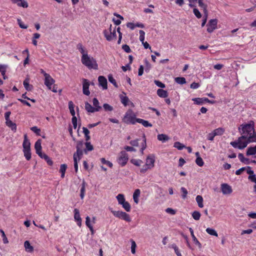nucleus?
Listing matches in <instances>:
<instances>
[{
  "mask_svg": "<svg viewBox=\"0 0 256 256\" xmlns=\"http://www.w3.org/2000/svg\"><path fill=\"white\" fill-rule=\"evenodd\" d=\"M254 142H256L255 136H250L247 139L244 136H241L237 140L230 142V144L234 148L242 150L246 147L249 143Z\"/></svg>",
  "mask_w": 256,
  "mask_h": 256,
  "instance_id": "obj_1",
  "label": "nucleus"
},
{
  "mask_svg": "<svg viewBox=\"0 0 256 256\" xmlns=\"http://www.w3.org/2000/svg\"><path fill=\"white\" fill-rule=\"evenodd\" d=\"M81 61L82 64L89 69H98V64L96 60L92 56L88 55H84L82 56Z\"/></svg>",
  "mask_w": 256,
  "mask_h": 256,
  "instance_id": "obj_2",
  "label": "nucleus"
},
{
  "mask_svg": "<svg viewBox=\"0 0 256 256\" xmlns=\"http://www.w3.org/2000/svg\"><path fill=\"white\" fill-rule=\"evenodd\" d=\"M137 118L132 110H128L124 114L123 122L126 124H134L137 122Z\"/></svg>",
  "mask_w": 256,
  "mask_h": 256,
  "instance_id": "obj_3",
  "label": "nucleus"
},
{
  "mask_svg": "<svg viewBox=\"0 0 256 256\" xmlns=\"http://www.w3.org/2000/svg\"><path fill=\"white\" fill-rule=\"evenodd\" d=\"M111 212L116 218L126 220L127 222L131 221V218L130 215L126 212L122 211H116L112 210H110Z\"/></svg>",
  "mask_w": 256,
  "mask_h": 256,
  "instance_id": "obj_4",
  "label": "nucleus"
},
{
  "mask_svg": "<svg viewBox=\"0 0 256 256\" xmlns=\"http://www.w3.org/2000/svg\"><path fill=\"white\" fill-rule=\"evenodd\" d=\"M112 25H110V28H109V31L108 30H104V36L108 41H111L113 40H115L116 38V28L114 29V30L112 31Z\"/></svg>",
  "mask_w": 256,
  "mask_h": 256,
  "instance_id": "obj_5",
  "label": "nucleus"
},
{
  "mask_svg": "<svg viewBox=\"0 0 256 256\" xmlns=\"http://www.w3.org/2000/svg\"><path fill=\"white\" fill-rule=\"evenodd\" d=\"M128 160V156L126 151H122L119 154L117 161L122 166H124Z\"/></svg>",
  "mask_w": 256,
  "mask_h": 256,
  "instance_id": "obj_6",
  "label": "nucleus"
},
{
  "mask_svg": "<svg viewBox=\"0 0 256 256\" xmlns=\"http://www.w3.org/2000/svg\"><path fill=\"white\" fill-rule=\"evenodd\" d=\"M55 80L48 74H44V84L49 90H51L52 86L54 84Z\"/></svg>",
  "mask_w": 256,
  "mask_h": 256,
  "instance_id": "obj_7",
  "label": "nucleus"
},
{
  "mask_svg": "<svg viewBox=\"0 0 256 256\" xmlns=\"http://www.w3.org/2000/svg\"><path fill=\"white\" fill-rule=\"evenodd\" d=\"M218 20L216 19L210 20L207 24V31L210 33L212 32L216 28Z\"/></svg>",
  "mask_w": 256,
  "mask_h": 256,
  "instance_id": "obj_8",
  "label": "nucleus"
},
{
  "mask_svg": "<svg viewBox=\"0 0 256 256\" xmlns=\"http://www.w3.org/2000/svg\"><path fill=\"white\" fill-rule=\"evenodd\" d=\"M90 84L88 80L86 79H82V91L84 94L86 96H89L90 94V92L88 90L89 86Z\"/></svg>",
  "mask_w": 256,
  "mask_h": 256,
  "instance_id": "obj_9",
  "label": "nucleus"
},
{
  "mask_svg": "<svg viewBox=\"0 0 256 256\" xmlns=\"http://www.w3.org/2000/svg\"><path fill=\"white\" fill-rule=\"evenodd\" d=\"M221 190L224 194H230L232 192V187L227 184H222Z\"/></svg>",
  "mask_w": 256,
  "mask_h": 256,
  "instance_id": "obj_10",
  "label": "nucleus"
},
{
  "mask_svg": "<svg viewBox=\"0 0 256 256\" xmlns=\"http://www.w3.org/2000/svg\"><path fill=\"white\" fill-rule=\"evenodd\" d=\"M154 162L155 156L154 155H148L146 158V166H149L152 168L154 167Z\"/></svg>",
  "mask_w": 256,
  "mask_h": 256,
  "instance_id": "obj_11",
  "label": "nucleus"
},
{
  "mask_svg": "<svg viewBox=\"0 0 256 256\" xmlns=\"http://www.w3.org/2000/svg\"><path fill=\"white\" fill-rule=\"evenodd\" d=\"M98 81L99 86L102 88L103 90H106L108 88L107 86V80L104 76H99L98 78Z\"/></svg>",
  "mask_w": 256,
  "mask_h": 256,
  "instance_id": "obj_12",
  "label": "nucleus"
},
{
  "mask_svg": "<svg viewBox=\"0 0 256 256\" xmlns=\"http://www.w3.org/2000/svg\"><path fill=\"white\" fill-rule=\"evenodd\" d=\"M13 4H16L18 6L27 8L28 4L25 0H11Z\"/></svg>",
  "mask_w": 256,
  "mask_h": 256,
  "instance_id": "obj_13",
  "label": "nucleus"
},
{
  "mask_svg": "<svg viewBox=\"0 0 256 256\" xmlns=\"http://www.w3.org/2000/svg\"><path fill=\"white\" fill-rule=\"evenodd\" d=\"M74 218L77 222V224L80 226L82 225V218L80 216V212L77 208L74 210Z\"/></svg>",
  "mask_w": 256,
  "mask_h": 256,
  "instance_id": "obj_14",
  "label": "nucleus"
},
{
  "mask_svg": "<svg viewBox=\"0 0 256 256\" xmlns=\"http://www.w3.org/2000/svg\"><path fill=\"white\" fill-rule=\"evenodd\" d=\"M42 140H38L34 144V148L36 150V153L39 156L42 155Z\"/></svg>",
  "mask_w": 256,
  "mask_h": 256,
  "instance_id": "obj_15",
  "label": "nucleus"
},
{
  "mask_svg": "<svg viewBox=\"0 0 256 256\" xmlns=\"http://www.w3.org/2000/svg\"><path fill=\"white\" fill-rule=\"evenodd\" d=\"M23 150H29L30 149V140H28L27 135L25 134L24 135V140L22 144Z\"/></svg>",
  "mask_w": 256,
  "mask_h": 256,
  "instance_id": "obj_16",
  "label": "nucleus"
},
{
  "mask_svg": "<svg viewBox=\"0 0 256 256\" xmlns=\"http://www.w3.org/2000/svg\"><path fill=\"white\" fill-rule=\"evenodd\" d=\"M189 230H190V235H191V236L192 237V240L194 242V243L196 246H198L200 248H201L202 247V244L198 240V239L196 238V237L195 236L194 234V230L192 229V228H189Z\"/></svg>",
  "mask_w": 256,
  "mask_h": 256,
  "instance_id": "obj_17",
  "label": "nucleus"
},
{
  "mask_svg": "<svg viewBox=\"0 0 256 256\" xmlns=\"http://www.w3.org/2000/svg\"><path fill=\"white\" fill-rule=\"evenodd\" d=\"M137 122L141 124L146 128L152 127V124L150 123L148 120L140 118H137Z\"/></svg>",
  "mask_w": 256,
  "mask_h": 256,
  "instance_id": "obj_18",
  "label": "nucleus"
},
{
  "mask_svg": "<svg viewBox=\"0 0 256 256\" xmlns=\"http://www.w3.org/2000/svg\"><path fill=\"white\" fill-rule=\"evenodd\" d=\"M140 194V190L139 189H136L133 194V199L134 202L138 204L139 202L138 198Z\"/></svg>",
  "mask_w": 256,
  "mask_h": 256,
  "instance_id": "obj_19",
  "label": "nucleus"
},
{
  "mask_svg": "<svg viewBox=\"0 0 256 256\" xmlns=\"http://www.w3.org/2000/svg\"><path fill=\"white\" fill-rule=\"evenodd\" d=\"M204 100H206V98H193L192 99V100L194 102V104L198 105H202L204 102H206V101H205Z\"/></svg>",
  "mask_w": 256,
  "mask_h": 256,
  "instance_id": "obj_20",
  "label": "nucleus"
},
{
  "mask_svg": "<svg viewBox=\"0 0 256 256\" xmlns=\"http://www.w3.org/2000/svg\"><path fill=\"white\" fill-rule=\"evenodd\" d=\"M6 125L11 128V130L14 131V132H16V124L12 122L10 120H8V121H6Z\"/></svg>",
  "mask_w": 256,
  "mask_h": 256,
  "instance_id": "obj_21",
  "label": "nucleus"
},
{
  "mask_svg": "<svg viewBox=\"0 0 256 256\" xmlns=\"http://www.w3.org/2000/svg\"><path fill=\"white\" fill-rule=\"evenodd\" d=\"M94 108L96 112H98L102 109V107L100 106V102L96 98H94L92 100Z\"/></svg>",
  "mask_w": 256,
  "mask_h": 256,
  "instance_id": "obj_22",
  "label": "nucleus"
},
{
  "mask_svg": "<svg viewBox=\"0 0 256 256\" xmlns=\"http://www.w3.org/2000/svg\"><path fill=\"white\" fill-rule=\"evenodd\" d=\"M24 246L26 252H32L34 251V248L31 246L30 242L28 240H26L24 243Z\"/></svg>",
  "mask_w": 256,
  "mask_h": 256,
  "instance_id": "obj_23",
  "label": "nucleus"
},
{
  "mask_svg": "<svg viewBox=\"0 0 256 256\" xmlns=\"http://www.w3.org/2000/svg\"><path fill=\"white\" fill-rule=\"evenodd\" d=\"M157 94L160 98H166L168 96V92L162 89H158Z\"/></svg>",
  "mask_w": 256,
  "mask_h": 256,
  "instance_id": "obj_24",
  "label": "nucleus"
},
{
  "mask_svg": "<svg viewBox=\"0 0 256 256\" xmlns=\"http://www.w3.org/2000/svg\"><path fill=\"white\" fill-rule=\"evenodd\" d=\"M85 109L88 112L93 113L96 112L94 106H92L88 102H85Z\"/></svg>",
  "mask_w": 256,
  "mask_h": 256,
  "instance_id": "obj_25",
  "label": "nucleus"
},
{
  "mask_svg": "<svg viewBox=\"0 0 256 256\" xmlns=\"http://www.w3.org/2000/svg\"><path fill=\"white\" fill-rule=\"evenodd\" d=\"M7 68H8L7 65H5V64H0V72H1L2 76H3V78L4 80L7 78V77L5 75L6 72V70Z\"/></svg>",
  "mask_w": 256,
  "mask_h": 256,
  "instance_id": "obj_26",
  "label": "nucleus"
},
{
  "mask_svg": "<svg viewBox=\"0 0 256 256\" xmlns=\"http://www.w3.org/2000/svg\"><path fill=\"white\" fill-rule=\"evenodd\" d=\"M256 154V145L254 147H250L248 148L246 152L247 156H252Z\"/></svg>",
  "mask_w": 256,
  "mask_h": 256,
  "instance_id": "obj_27",
  "label": "nucleus"
},
{
  "mask_svg": "<svg viewBox=\"0 0 256 256\" xmlns=\"http://www.w3.org/2000/svg\"><path fill=\"white\" fill-rule=\"evenodd\" d=\"M24 88L28 91H30L32 89V86L29 84V79L26 78L23 82Z\"/></svg>",
  "mask_w": 256,
  "mask_h": 256,
  "instance_id": "obj_28",
  "label": "nucleus"
},
{
  "mask_svg": "<svg viewBox=\"0 0 256 256\" xmlns=\"http://www.w3.org/2000/svg\"><path fill=\"white\" fill-rule=\"evenodd\" d=\"M77 48L79 50L80 52L82 54V56H84V55H88V52L85 50L84 48L83 47L82 44L79 43L77 45Z\"/></svg>",
  "mask_w": 256,
  "mask_h": 256,
  "instance_id": "obj_29",
  "label": "nucleus"
},
{
  "mask_svg": "<svg viewBox=\"0 0 256 256\" xmlns=\"http://www.w3.org/2000/svg\"><path fill=\"white\" fill-rule=\"evenodd\" d=\"M158 139L162 142H165L169 140V137L164 134H160L158 135Z\"/></svg>",
  "mask_w": 256,
  "mask_h": 256,
  "instance_id": "obj_30",
  "label": "nucleus"
},
{
  "mask_svg": "<svg viewBox=\"0 0 256 256\" xmlns=\"http://www.w3.org/2000/svg\"><path fill=\"white\" fill-rule=\"evenodd\" d=\"M67 168V165L66 164H62L60 165V172L61 173V177L64 178L66 170Z\"/></svg>",
  "mask_w": 256,
  "mask_h": 256,
  "instance_id": "obj_31",
  "label": "nucleus"
},
{
  "mask_svg": "<svg viewBox=\"0 0 256 256\" xmlns=\"http://www.w3.org/2000/svg\"><path fill=\"white\" fill-rule=\"evenodd\" d=\"M40 156L41 158L44 159L48 165L52 166V161L46 154L42 153V155H41V156Z\"/></svg>",
  "mask_w": 256,
  "mask_h": 256,
  "instance_id": "obj_32",
  "label": "nucleus"
},
{
  "mask_svg": "<svg viewBox=\"0 0 256 256\" xmlns=\"http://www.w3.org/2000/svg\"><path fill=\"white\" fill-rule=\"evenodd\" d=\"M116 198L119 204L121 205L126 202L124 196L123 194H118Z\"/></svg>",
  "mask_w": 256,
  "mask_h": 256,
  "instance_id": "obj_33",
  "label": "nucleus"
},
{
  "mask_svg": "<svg viewBox=\"0 0 256 256\" xmlns=\"http://www.w3.org/2000/svg\"><path fill=\"white\" fill-rule=\"evenodd\" d=\"M196 200L198 206L201 208H202L204 206L202 197L201 196L198 195L196 196Z\"/></svg>",
  "mask_w": 256,
  "mask_h": 256,
  "instance_id": "obj_34",
  "label": "nucleus"
},
{
  "mask_svg": "<svg viewBox=\"0 0 256 256\" xmlns=\"http://www.w3.org/2000/svg\"><path fill=\"white\" fill-rule=\"evenodd\" d=\"M74 104L72 101L68 102V108L70 109V112L72 116H75V111L74 110Z\"/></svg>",
  "mask_w": 256,
  "mask_h": 256,
  "instance_id": "obj_35",
  "label": "nucleus"
},
{
  "mask_svg": "<svg viewBox=\"0 0 256 256\" xmlns=\"http://www.w3.org/2000/svg\"><path fill=\"white\" fill-rule=\"evenodd\" d=\"M23 152L24 154V156L26 158L29 160L31 158V152H30V149L29 150H23Z\"/></svg>",
  "mask_w": 256,
  "mask_h": 256,
  "instance_id": "obj_36",
  "label": "nucleus"
},
{
  "mask_svg": "<svg viewBox=\"0 0 256 256\" xmlns=\"http://www.w3.org/2000/svg\"><path fill=\"white\" fill-rule=\"evenodd\" d=\"M175 82L180 84H183L186 83V78L184 77H177L174 79Z\"/></svg>",
  "mask_w": 256,
  "mask_h": 256,
  "instance_id": "obj_37",
  "label": "nucleus"
},
{
  "mask_svg": "<svg viewBox=\"0 0 256 256\" xmlns=\"http://www.w3.org/2000/svg\"><path fill=\"white\" fill-rule=\"evenodd\" d=\"M198 6L203 9L204 13L208 12L207 10V6L203 2L202 0H198Z\"/></svg>",
  "mask_w": 256,
  "mask_h": 256,
  "instance_id": "obj_38",
  "label": "nucleus"
},
{
  "mask_svg": "<svg viewBox=\"0 0 256 256\" xmlns=\"http://www.w3.org/2000/svg\"><path fill=\"white\" fill-rule=\"evenodd\" d=\"M120 98L121 102L124 106H126L128 105V102H129V99L128 97L126 96H120Z\"/></svg>",
  "mask_w": 256,
  "mask_h": 256,
  "instance_id": "obj_39",
  "label": "nucleus"
},
{
  "mask_svg": "<svg viewBox=\"0 0 256 256\" xmlns=\"http://www.w3.org/2000/svg\"><path fill=\"white\" fill-rule=\"evenodd\" d=\"M174 146L178 150H182L186 146L180 142H176L174 143Z\"/></svg>",
  "mask_w": 256,
  "mask_h": 256,
  "instance_id": "obj_40",
  "label": "nucleus"
},
{
  "mask_svg": "<svg viewBox=\"0 0 256 256\" xmlns=\"http://www.w3.org/2000/svg\"><path fill=\"white\" fill-rule=\"evenodd\" d=\"M213 132H214V135H215V136H221L224 134V130L222 128H218L214 130L213 131Z\"/></svg>",
  "mask_w": 256,
  "mask_h": 256,
  "instance_id": "obj_41",
  "label": "nucleus"
},
{
  "mask_svg": "<svg viewBox=\"0 0 256 256\" xmlns=\"http://www.w3.org/2000/svg\"><path fill=\"white\" fill-rule=\"evenodd\" d=\"M206 230L208 234L211 236H218L217 232L213 228H208Z\"/></svg>",
  "mask_w": 256,
  "mask_h": 256,
  "instance_id": "obj_42",
  "label": "nucleus"
},
{
  "mask_svg": "<svg viewBox=\"0 0 256 256\" xmlns=\"http://www.w3.org/2000/svg\"><path fill=\"white\" fill-rule=\"evenodd\" d=\"M122 208L128 212H130L131 209V206L130 204L128 202H124L122 204H121Z\"/></svg>",
  "mask_w": 256,
  "mask_h": 256,
  "instance_id": "obj_43",
  "label": "nucleus"
},
{
  "mask_svg": "<svg viewBox=\"0 0 256 256\" xmlns=\"http://www.w3.org/2000/svg\"><path fill=\"white\" fill-rule=\"evenodd\" d=\"M130 162L136 166H140L143 163L142 161L139 159H132L130 160Z\"/></svg>",
  "mask_w": 256,
  "mask_h": 256,
  "instance_id": "obj_44",
  "label": "nucleus"
},
{
  "mask_svg": "<svg viewBox=\"0 0 256 256\" xmlns=\"http://www.w3.org/2000/svg\"><path fill=\"white\" fill-rule=\"evenodd\" d=\"M108 79L109 82L112 84L116 88H118V86L116 82V81L112 74H109L108 76Z\"/></svg>",
  "mask_w": 256,
  "mask_h": 256,
  "instance_id": "obj_45",
  "label": "nucleus"
},
{
  "mask_svg": "<svg viewBox=\"0 0 256 256\" xmlns=\"http://www.w3.org/2000/svg\"><path fill=\"white\" fill-rule=\"evenodd\" d=\"M200 212L198 211H194L192 214V216L193 218L195 220H199L200 217Z\"/></svg>",
  "mask_w": 256,
  "mask_h": 256,
  "instance_id": "obj_46",
  "label": "nucleus"
},
{
  "mask_svg": "<svg viewBox=\"0 0 256 256\" xmlns=\"http://www.w3.org/2000/svg\"><path fill=\"white\" fill-rule=\"evenodd\" d=\"M131 242V252L132 254H134L136 253V244L135 242L133 240H130Z\"/></svg>",
  "mask_w": 256,
  "mask_h": 256,
  "instance_id": "obj_47",
  "label": "nucleus"
},
{
  "mask_svg": "<svg viewBox=\"0 0 256 256\" xmlns=\"http://www.w3.org/2000/svg\"><path fill=\"white\" fill-rule=\"evenodd\" d=\"M74 154H76L78 157V160H80L83 154V150L80 148H76V152Z\"/></svg>",
  "mask_w": 256,
  "mask_h": 256,
  "instance_id": "obj_48",
  "label": "nucleus"
},
{
  "mask_svg": "<svg viewBox=\"0 0 256 256\" xmlns=\"http://www.w3.org/2000/svg\"><path fill=\"white\" fill-rule=\"evenodd\" d=\"M86 148L84 150L85 152L87 151H91L94 149L93 146L91 144L90 142H86Z\"/></svg>",
  "mask_w": 256,
  "mask_h": 256,
  "instance_id": "obj_49",
  "label": "nucleus"
},
{
  "mask_svg": "<svg viewBox=\"0 0 256 256\" xmlns=\"http://www.w3.org/2000/svg\"><path fill=\"white\" fill-rule=\"evenodd\" d=\"M196 162L197 164V165H198L200 166H203V165L204 164V162L202 158H200V156L197 157V158H196Z\"/></svg>",
  "mask_w": 256,
  "mask_h": 256,
  "instance_id": "obj_50",
  "label": "nucleus"
},
{
  "mask_svg": "<svg viewBox=\"0 0 256 256\" xmlns=\"http://www.w3.org/2000/svg\"><path fill=\"white\" fill-rule=\"evenodd\" d=\"M103 108L106 111L112 112L114 110L112 106L108 104H104Z\"/></svg>",
  "mask_w": 256,
  "mask_h": 256,
  "instance_id": "obj_51",
  "label": "nucleus"
},
{
  "mask_svg": "<svg viewBox=\"0 0 256 256\" xmlns=\"http://www.w3.org/2000/svg\"><path fill=\"white\" fill-rule=\"evenodd\" d=\"M100 161L103 164L108 165L110 168H112V164L110 161L106 160L104 158H100Z\"/></svg>",
  "mask_w": 256,
  "mask_h": 256,
  "instance_id": "obj_52",
  "label": "nucleus"
},
{
  "mask_svg": "<svg viewBox=\"0 0 256 256\" xmlns=\"http://www.w3.org/2000/svg\"><path fill=\"white\" fill-rule=\"evenodd\" d=\"M139 33H140V40L142 42H144V40L145 32L144 30H140L139 32Z\"/></svg>",
  "mask_w": 256,
  "mask_h": 256,
  "instance_id": "obj_53",
  "label": "nucleus"
},
{
  "mask_svg": "<svg viewBox=\"0 0 256 256\" xmlns=\"http://www.w3.org/2000/svg\"><path fill=\"white\" fill-rule=\"evenodd\" d=\"M172 246L174 249V252L178 256H182L178 247L175 244H173Z\"/></svg>",
  "mask_w": 256,
  "mask_h": 256,
  "instance_id": "obj_54",
  "label": "nucleus"
},
{
  "mask_svg": "<svg viewBox=\"0 0 256 256\" xmlns=\"http://www.w3.org/2000/svg\"><path fill=\"white\" fill-rule=\"evenodd\" d=\"M193 12L197 18H200L202 17V14L198 9L194 8Z\"/></svg>",
  "mask_w": 256,
  "mask_h": 256,
  "instance_id": "obj_55",
  "label": "nucleus"
},
{
  "mask_svg": "<svg viewBox=\"0 0 256 256\" xmlns=\"http://www.w3.org/2000/svg\"><path fill=\"white\" fill-rule=\"evenodd\" d=\"M149 169H152V168L149 166H146V164L140 169V172L142 174H144Z\"/></svg>",
  "mask_w": 256,
  "mask_h": 256,
  "instance_id": "obj_56",
  "label": "nucleus"
},
{
  "mask_svg": "<svg viewBox=\"0 0 256 256\" xmlns=\"http://www.w3.org/2000/svg\"><path fill=\"white\" fill-rule=\"evenodd\" d=\"M180 190L182 193V198H185L186 197L187 194L188 193L187 190L184 187H182Z\"/></svg>",
  "mask_w": 256,
  "mask_h": 256,
  "instance_id": "obj_57",
  "label": "nucleus"
},
{
  "mask_svg": "<svg viewBox=\"0 0 256 256\" xmlns=\"http://www.w3.org/2000/svg\"><path fill=\"white\" fill-rule=\"evenodd\" d=\"M30 130L38 135H40V130L36 126H33L30 128Z\"/></svg>",
  "mask_w": 256,
  "mask_h": 256,
  "instance_id": "obj_58",
  "label": "nucleus"
},
{
  "mask_svg": "<svg viewBox=\"0 0 256 256\" xmlns=\"http://www.w3.org/2000/svg\"><path fill=\"white\" fill-rule=\"evenodd\" d=\"M122 50L127 53H130L131 52V50L130 46L127 44H124L122 46Z\"/></svg>",
  "mask_w": 256,
  "mask_h": 256,
  "instance_id": "obj_59",
  "label": "nucleus"
},
{
  "mask_svg": "<svg viewBox=\"0 0 256 256\" xmlns=\"http://www.w3.org/2000/svg\"><path fill=\"white\" fill-rule=\"evenodd\" d=\"M18 24L20 28H24V29L27 28L28 26L25 25L24 24V22L20 19H18Z\"/></svg>",
  "mask_w": 256,
  "mask_h": 256,
  "instance_id": "obj_60",
  "label": "nucleus"
},
{
  "mask_svg": "<svg viewBox=\"0 0 256 256\" xmlns=\"http://www.w3.org/2000/svg\"><path fill=\"white\" fill-rule=\"evenodd\" d=\"M154 84L158 87L160 88H165V84H163L162 82H161L159 81V80H154Z\"/></svg>",
  "mask_w": 256,
  "mask_h": 256,
  "instance_id": "obj_61",
  "label": "nucleus"
},
{
  "mask_svg": "<svg viewBox=\"0 0 256 256\" xmlns=\"http://www.w3.org/2000/svg\"><path fill=\"white\" fill-rule=\"evenodd\" d=\"M72 124L74 129L77 128V118L76 116H72Z\"/></svg>",
  "mask_w": 256,
  "mask_h": 256,
  "instance_id": "obj_62",
  "label": "nucleus"
},
{
  "mask_svg": "<svg viewBox=\"0 0 256 256\" xmlns=\"http://www.w3.org/2000/svg\"><path fill=\"white\" fill-rule=\"evenodd\" d=\"M238 158L242 162L246 164H248L247 162H245V160H246V158H244V154H241V153L239 154L238 155Z\"/></svg>",
  "mask_w": 256,
  "mask_h": 256,
  "instance_id": "obj_63",
  "label": "nucleus"
},
{
  "mask_svg": "<svg viewBox=\"0 0 256 256\" xmlns=\"http://www.w3.org/2000/svg\"><path fill=\"white\" fill-rule=\"evenodd\" d=\"M248 179L252 182L256 184V175L255 174L249 176L248 177Z\"/></svg>",
  "mask_w": 256,
  "mask_h": 256,
  "instance_id": "obj_64",
  "label": "nucleus"
}]
</instances>
